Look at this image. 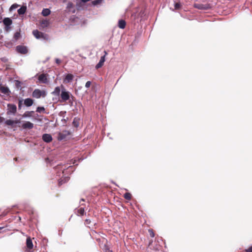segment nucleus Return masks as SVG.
I'll use <instances>...</instances> for the list:
<instances>
[{"mask_svg":"<svg viewBox=\"0 0 252 252\" xmlns=\"http://www.w3.org/2000/svg\"><path fill=\"white\" fill-rule=\"evenodd\" d=\"M14 159H15V160H17V158H15Z\"/></svg>","mask_w":252,"mask_h":252,"instance_id":"79ce46f5","label":"nucleus"},{"mask_svg":"<svg viewBox=\"0 0 252 252\" xmlns=\"http://www.w3.org/2000/svg\"><path fill=\"white\" fill-rule=\"evenodd\" d=\"M61 92V89L59 87H57L55 88L54 91L52 92V94L54 95L58 96L60 95Z\"/></svg>","mask_w":252,"mask_h":252,"instance_id":"412c9836","label":"nucleus"},{"mask_svg":"<svg viewBox=\"0 0 252 252\" xmlns=\"http://www.w3.org/2000/svg\"><path fill=\"white\" fill-rule=\"evenodd\" d=\"M81 201H85V200L84 199H81Z\"/></svg>","mask_w":252,"mask_h":252,"instance_id":"ea45409f","label":"nucleus"},{"mask_svg":"<svg viewBox=\"0 0 252 252\" xmlns=\"http://www.w3.org/2000/svg\"><path fill=\"white\" fill-rule=\"evenodd\" d=\"M107 252H113L112 251L108 250Z\"/></svg>","mask_w":252,"mask_h":252,"instance_id":"58836bf2","label":"nucleus"},{"mask_svg":"<svg viewBox=\"0 0 252 252\" xmlns=\"http://www.w3.org/2000/svg\"><path fill=\"white\" fill-rule=\"evenodd\" d=\"M124 197L127 200H130L132 197V195L130 193L126 192L124 194Z\"/></svg>","mask_w":252,"mask_h":252,"instance_id":"393cba45","label":"nucleus"},{"mask_svg":"<svg viewBox=\"0 0 252 252\" xmlns=\"http://www.w3.org/2000/svg\"><path fill=\"white\" fill-rule=\"evenodd\" d=\"M193 7L200 10H208L211 8L210 4L208 3H195L193 4Z\"/></svg>","mask_w":252,"mask_h":252,"instance_id":"7ed1b4c3","label":"nucleus"},{"mask_svg":"<svg viewBox=\"0 0 252 252\" xmlns=\"http://www.w3.org/2000/svg\"><path fill=\"white\" fill-rule=\"evenodd\" d=\"M42 139L46 142H50L52 140V137L49 134H44L42 135Z\"/></svg>","mask_w":252,"mask_h":252,"instance_id":"ddd939ff","label":"nucleus"},{"mask_svg":"<svg viewBox=\"0 0 252 252\" xmlns=\"http://www.w3.org/2000/svg\"><path fill=\"white\" fill-rule=\"evenodd\" d=\"M32 33H33V35L37 39L41 38H44V39L46 38V35L40 32H39L37 30L33 31Z\"/></svg>","mask_w":252,"mask_h":252,"instance_id":"0eeeda50","label":"nucleus"},{"mask_svg":"<svg viewBox=\"0 0 252 252\" xmlns=\"http://www.w3.org/2000/svg\"><path fill=\"white\" fill-rule=\"evenodd\" d=\"M182 5L180 2H176L174 4V7L175 9H179L181 8Z\"/></svg>","mask_w":252,"mask_h":252,"instance_id":"c756f323","label":"nucleus"},{"mask_svg":"<svg viewBox=\"0 0 252 252\" xmlns=\"http://www.w3.org/2000/svg\"><path fill=\"white\" fill-rule=\"evenodd\" d=\"M148 232L149 233V235L151 237H155V233L154 232V230L152 229H149L148 230Z\"/></svg>","mask_w":252,"mask_h":252,"instance_id":"7c9ffc66","label":"nucleus"},{"mask_svg":"<svg viewBox=\"0 0 252 252\" xmlns=\"http://www.w3.org/2000/svg\"><path fill=\"white\" fill-rule=\"evenodd\" d=\"M20 123V120H7L5 121V124L7 126H11L12 127H14V125L19 124Z\"/></svg>","mask_w":252,"mask_h":252,"instance_id":"9d476101","label":"nucleus"},{"mask_svg":"<svg viewBox=\"0 0 252 252\" xmlns=\"http://www.w3.org/2000/svg\"><path fill=\"white\" fill-rule=\"evenodd\" d=\"M45 109L43 107H37L36 112L38 113H45Z\"/></svg>","mask_w":252,"mask_h":252,"instance_id":"cd10ccee","label":"nucleus"},{"mask_svg":"<svg viewBox=\"0 0 252 252\" xmlns=\"http://www.w3.org/2000/svg\"><path fill=\"white\" fill-rule=\"evenodd\" d=\"M21 37V34L20 32H16L13 36V38L15 39V41L18 40Z\"/></svg>","mask_w":252,"mask_h":252,"instance_id":"bb28decb","label":"nucleus"},{"mask_svg":"<svg viewBox=\"0 0 252 252\" xmlns=\"http://www.w3.org/2000/svg\"><path fill=\"white\" fill-rule=\"evenodd\" d=\"M81 0L83 2H86L90 1V0Z\"/></svg>","mask_w":252,"mask_h":252,"instance_id":"4c0bfd02","label":"nucleus"},{"mask_svg":"<svg viewBox=\"0 0 252 252\" xmlns=\"http://www.w3.org/2000/svg\"><path fill=\"white\" fill-rule=\"evenodd\" d=\"M3 23L5 27V31L8 32L10 29L9 26L12 24V21L9 18H5L3 20Z\"/></svg>","mask_w":252,"mask_h":252,"instance_id":"423d86ee","label":"nucleus"},{"mask_svg":"<svg viewBox=\"0 0 252 252\" xmlns=\"http://www.w3.org/2000/svg\"><path fill=\"white\" fill-rule=\"evenodd\" d=\"M0 91L1 93L5 94H8L10 92L9 89L7 87L4 86H1L0 87Z\"/></svg>","mask_w":252,"mask_h":252,"instance_id":"f3484780","label":"nucleus"},{"mask_svg":"<svg viewBox=\"0 0 252 252\" xmlns=\"http://www.w3.org/2000/svg\"><path fill=\"white\" fill-rule=\"evenodd\" d=\"M91 85V81H87L85 84V87L86 88H89Z\"/></svg>","mask_w":252,"mask_h":252,"instance_id":"72a5a7b5","label":"nucleus"},{"mask_svg":"<svg viewBox=\"0 0 252 252\" xmlns=\"http://www.w3.org/2000/svg\"><path fill=\"white\" fill-rule=\"evenodd\" d=\"M103 0H94L92 1V4L93 5H97L101 4Z\"/></svg>","mask_w":252,"mask_h":252,"instance_id":"a878e982","label":"nucleus"},{"mask_svg":"<svg viewBox=\"0 0 252 252\" xmlns=\"http://www.w3.org/2000/svg\"><path fill=\"white\" fill-rule=\"evenodd\" d=\"M61 97L63 101L66 102L67 100H69V102L72 104V101H71L70 98L71 97L72 99H73L74 96L72 95L69 92L66 91L65 89H64L62 91Z\"/></svg>","mask_w":252,"mask_h":252,"instance_id":"f257e3e1","label":"nucleus"},{"mask_svg":"<svg viewBox=\"0 0 252 252\" xmlns=\"http://www.w3.org/2000/svg\"><path fill=\"white\" fill-rule=\"evenodd\" d=\"M22 127L23 129H31L33 127V124L30 122L27 121L23 124Z\"/></svg>","mask_w":252,"mask_h":252,"instance_id":"f8f14e48","label":"nucleus"},{"mask_svg":"<svg viewBox=\"0 0 252 252\" xmlns=\"http://www.w3.org/2000/svg\"><path fill=\"white\" fill-rule=\"evenodd\" d=\"M50 12H51V11L49 9L44 8L43 9V10L42 11V14L44 16H47L48 15H49L50 14Z\"/></svg>","mask_w":252,"mask_h":252,"instance_id":"4be33fe9","label":"nucleus"},{"mask_svg":"<svg viewBox=\"0 0 252 252\" xmlns=\"http://www.w3.org/2000/svg\"><path fill=\"white\" fill-rule=\"evenodd\" d=\"M85 213V210L84 208H80L78 209L77 211V215L83 216Z\"/></svg>","mask_w":252,"mask_h":252,"instance_id":"b1692460","label":"nucleus"},{"mask_svg":"<svg viewBox=\"0 0 252 252\" xmlns=\"http://www.w3.org/2000/svg\"><path fill=\"white\" fill-rule=\"evenodd\" d=\"M4 121V118L2 117H0V123H2Z\"/></svg>","mask_w":252,"mask_h":252,"instance_id":"e433bc0d","label":"nucleus"},{"mask_svg":"<svg viewBox=\"0 0 252 252\" xmlns=\"http://www.w3.org/2000/svg\"><path fill=\"white\" fill-rule=\"evenodd\" d=\"M47 76V74H41L38 76V79L41 83H46L48 82Z\"/></svg>","mask_w":252,"mask_h":252,"instance_id":"9b49d317","label":"nucleus"},{"mask_svg":"<svg viewBox=\"0 0 252 252\" xmlns=\"http://www.w3.org/2000/svg\"><path fill=\"white\" fill-rule=\"evenodd\" d=\"M27 10V7L25 6H23L18 10V13L19 15L24 14Z\"/></svg>","mask_w":252,"mask_h":252,"instance_id":"aec40b11","label":"nucleus"},{"mask_svg":"<svg viewBox=\"0 0 252 252\" xmlns=\"http://www.w3.org/2000/svg\"><path fill=\"white\" fill-rule=\"evenodd\" d=\"M7 115H15L17 113V107L15 104L8 103L7 105Z\"/></svg>","mask_w":252,"mask_h":252,"instance_id":"f03ea898","label":"nucleus"},{"mask_svg":"<svg viewBox=\"0 0 252 252\" xmlns=\"http://www.w3.org/2000/svg\"><path fill=\"white\" fill-rule=\"evenodd\" d=\"M32 96L33 97L39 98L41 96L45 97L46 95V93L45 91H41L39 89H35L32 93Z\"/></svg>","mask_w":252,"mask_h":252,"instance_id":"20e7f679","label":"nucleus"},{"mask_svg":"<svg viewBox=\"0 0 252 252\" xmlns=\"http://www.w3.org/2000/svg\"><path fill=\"white\" fill-rule=\"evenodd\" d=\"M55 62H56V63L57 64H58V65H59L61 63V60L60 59H56Z\"/></svg>","mask_w":252,"mask_h":252,"instance_id":"f704fd0d","label":"nucleus"},{"mask_svg":"<svg viewBox=\"0 0 252 252\" xmlns=\"http://www.w3.org/2000/svg\"><path fill=\"white\" fill-rule=\"evenodd\" d=\"M70 134V133L68 131H67V130L63 131L62 132H60L59 133L58 139L60 140H63V139H65L66 137V136L69 135Z\"/></svg>","mask_w":252,"mask_h":252,"instance_id":"1a4fd4ad","label":"nucleus"},{"mask_svg":"<svg viewBox=\"0 0 252 252\" xmlns=\"http://www.w3.org/2000/svg\"><path fill=\"white\" fill-rule=\"evenodd\" d=\"M246 252H252V246L246 250Z\"/></svg>","mask_w":252,"mask_h":252,"instance_id":"c9c22d12","label":"nucleus"},{"mask_svg":"<svg viewBox=\"0 0 252 252\" xmlns=\"http://www.w3.org/2000/svg\"><path fill=\"white\" fill-rule=\"evenodd\" d=\"M73 79V75L71 74H67L64 80V82L66 83H69L72 81Z\"/></svg>","mask_w":252,"mask_h":252,"instance_id":"dca6fc26","label":"nucleus"},{"mask_svg":"<svg viewBox=\"0 0 252 252\" xmlns=\"http://www.w3.org/2000/svg\"><path fill=\"white\" fill-rule=\"evenodd\" d=\"M23 99H18V109L21 110L22 109V105H23Z\"/></svg>","mask_w":252,"mask_h":252,"instance_id":"c85d7f7f","label":"nucleus"},{"mask_svg":"<svg viewBox=\"0 0 252 252\" xmlns=\"http://www.w3.org/2000/svg\"><path fill=\"white\" fill-rule=\"evenodd\" d=\"M80 124V119L78 118H74L72 122L73 126L75 127H78Z\"/></svg>","mask_w":252,"mask_h":252,"instance_id":"6ab92c4d","label":"nucleus"},{"mask_svg":"<svg viewBox=\"0 0 252 252\" xmlns=\"http://www.w3.org/2000/svg\"><path fill=\"white\" fill-rule=\"evenodd\" d=\"M91 223V220L90 219H86L85 220V224L86 225H88L90 224Z\"/></svg>","mask_w":252,"mask_h":252,"instance_id":"473e14b6","label":"nucleus"},{"mask_svg":"<svg viewBox=\"0 0 252 252\" xmlns=\"http://www.w3.org/2000/svg\"><path fill=\"white\" fill-rule=\"evenodd\" d=\"M33 103V100L31 98H26L24 100V104L27 107L31 106Z\"/></svg>","mask_w":252,"mask_h":252,"instance_id":"4468645a","label":"nucleus"},{"mask_svg":"<svg viewBox=\"0 0 252 252\" xmlns=\"http://www.w3.org/2000/svg\"><path fill=\"white\" fill-rule=\"evenodd\" d=\"M26 245H27V248L31 250L33 248L32 242V239H31L30 237L27 238V241H26Z\"/></svg>","mask_w":252,"mask_h":252,"instance_id":"2eb2a0df","label":"nucleus"},{"mask_svg":"<svg viewBox=\"0 0 252 252\" xmlns=\"http://www.w3.org/2000/svg\"><path fill=\"white\" fill-rule=\"evenodd\" d=\"M126 22L124 20L119 21L118 26L120 29H123L126 27Z\"/></svg>","mask_w":252,"mask_h":252,"instance_id":"a211bd4d","label":"nucleus"},{"mask_svg":"<svg viewBox=\"0 0 252 252\" xmlns=\"http://www.w3.org/2000/svg\"><path fill=\"white\" fill-rule=\"evenodd\" d=\"M19 6V5L17 4H12L11 7H10V10H12V9H16V8H17Z\"/></svg>","mask_w":252,"mask_h":252,"instance_id":"2f4dec72","label":"nucleus"},{"mask_svg":"<svg viewBox=\"0 0 252 252\" xmlns=\"http://www.w3.org/2000/svg\"><path fill=\"white\" fill-rule=\"evenodd\" d=\"M107 55V52L106 51H104V55L101 57L99 63L96 65V66H95L96 69H98L103 66L104 63L105 61V56Z\"/></svg>","mask_w":252,"mask_h":252,"instance_id":"6e6552de","label":"nucleus"},{"mask_svg":"<svg viewBox=\"0 0 252 252\" xmlns=\"http://www.w3.org/2000/svg\"><path fill=\"white\" fill-rule=\"evenodd\" d=\"M2 228H3V227H0V230L2 229Z\"/></svg>","mask_w":252,"mask_h":252,"instance_id":"a19ab883","label":"nucleus"},{"mask_svg":"<svg viewBox=\"0 0 252 252\" xmlns=\"http://www.w3.org/2000/svg\"><path fill=\"white\" fill-rule=\"evenodd\" d=\"M33 111H26L23 115V117H31L32 116V114L33 113Z\"/></svg>","mask_w":252,"mask_h":252,"instance_id":"5701e85b","label":"nucleus"},{"mask_svg":"<svg viewBox=\"0 0 252 252\" xmlns=\"http://www.w3.org/2000/svg\"><path fill=\"white\" fill-rule=\"evenodd\" d=\"M16 51L22 54H26L28 53V50L27 47L23 45H18L16 48Z\"/></svg>","mask_w":252,"mask_h":252,"instance_id":"39448f33","label":"nucleus"}]
</instances>
